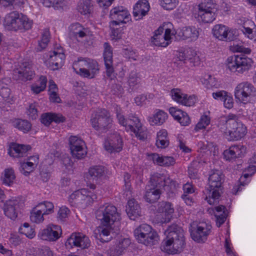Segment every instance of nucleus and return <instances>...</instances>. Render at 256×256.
I'll use <instances>...</instances> for the list:
<instances>
[{"mask_svg": "<svg viewBox=\"0 0 256 256\" xmlns=\"http://www.w3.org/2000/svg\"><path fill=\"white\" fill-rule=\"evenodd\" d=\"M218 127L229 142L239 140L247 132L246 126L239 120L238 116L233 114H230L225 120H220Z\"/></svg>", "mask_w": 256, "mask_h": 256, "instance_id": "1", "label": "nucleus"}, {"mask_svg": "<svg viewBox=\"0 0 256 256\" xmlns=\"http://www.w3.org/2000/svg\"><path fill=\"white\" fill-rule=\"evenodd\" d=\"M166 236L162 243L161 250L168 254L180 252L185 244L183 230L176 224L169 226L165 231Z\"/></svg>", "mask_w": 256, "mask_h": 256, "instance_id": "2", "label": "nucleus"}, {"mask_svg": "<svg viewBox=\"0 0 256 256\" xmlns=\"http://www.w3.org/2000/svg\"><path fill=\"white\" fill-rule=\"evenodd\" d=\"M224 178V176L220 170L210 171L208 184L203 191V198L208 204L214 205L218 203Z\"/></svg>", "mask_w": 256, "mask_h": 256, "instance_id": "3", "label": "nucleus"}, {"mask_svg": "<svg viewBox=\"0 0 256 256\" xmlns=\"http://www.w3.org/2000/svg\"><path fill=\"white\" fill-rule=\"evenodd\" d=\"M32 21L26 16L17 12L8 14L4 18V25L9 30L24 31L32 28Z\"/></svg>", "mask_w": 256, "mask_h": 256, "instance_id": "4", "label": "nucleus"}, {"mask_svg": "<svg viewBox=\"0 0 256 256\" xmlns=\"http://www.w3.org/2000/svg\"><path fill=\"white\" fill-rule=\"evenodd\" d=\"M73 69L82 77L92 78L99 72L100 67L96 60L80 58L74 62Z\"/></svg>", "mask_w": 256, "mask_h": 256, "instance_id": "5", "label": "nucleus"}, {"mask_svg": "<svg viewBox=\"0 0 256 256\" xmlns=\"http://www.w3.org/2000/svg\"><path fill=\"white\" fill-rule=\"evenodd\" d=\"M134 234L138 242L146 246H152L158 242V234L148 224H144L139 226L134 230Z\"/></svg>", "mask_w": 256, "mask_h": 256, "instance_id": "6", "label": "nucleus"}, {"mask_svg": "<svg viewBox=\"0 0 256 256\" xmlns=\"http://www.w3.org/2000/svg\"><path fill=\"white\" fill-rule=\"evenodd\" d=\"M112 122L110 112L106 109L98 110L92 114L90 118L92 128L102 132H106L111 128Z\"/></svg>", "mask_w": 256, "mask_h": 256, "instance_id": "7", "label": "nucleus"}, {"mask_svg": "<svg viewBox=\"0 0 256 256\" xmlns=\"http://www.w3.org/2000/svg\"><path fill=\"white\" fill-rule=\"evenodd\" d=\"M96 216L101 224L104 226L113 225L120 218L116 207L108 204L101 206L96 211Z\"/></svg>", "mask_w": 256, "mask_h": 256, "instance_id": "8", "label": "nucleus"}, {"mask_svg": "<svg viewBox=\"0 0 256 256\" xmlns=\"http://www.w3.org/2000/svg\"><path fill=\"white\" fill-rule=\"evenodd\" d=\"M227 66L232 72L242 74L252 67L253 61L252 58L244 55H234L227 59Z\"/></svg>", "mask_w": 256, "mask_h": 256, "instance_id": "9", "label": "nucleus"}, {"mask_svg": "<svg viewBox=\"0 0 256 256\" xmlns=\"http://www.w3.org/2000/svg\"><path fill=\"white\" fill-rule=\"evenodd\" d=\"M54 204L48 201L39 203L34 207L30 212V219L31 222L40 224L44 220V216L52 214L54 212Z\"/></svg>", "mask_w": 256, "mask_h": 256, "instance_id": "10", "label": "nucleus"}, {"mask_svg": "<svg viewBox=\"0 0 256 256\" xmlns=\"http://www.w3.org/2000/svg\"><path fill=\"white\" fill-rule=\"evenodd\" d=\"M212 229V226L206 223L196 224L193 222L190 224V232L193 240L199 243L204 242L208 238Z\"/></svg>", "mask_w": 256, "mask_h": 256, "instance_id": "11", "label": "nucleus"}, {"mask_svg": "<svg viewBox=\"0 0 256 256\" xmlns=\"http://www.w3.org/2000/svg\"><path fill=\"white\" fill-rule=\"evenodd\" d=\"M125 128L132 132L136 136L141 140L147 138L146 128L142 125L138 118L134 116H129Z\"/></svg>", "mask_w": 256, "mask_h": 256, "instance_id": "12", "label": "nucleus"}, {"mask_svg": "<svg viewBox=\"0 0 256 256\" xmlns=\"http://www.w3.org/2000/svg\"><path fill=\"white\" fill-rule=\"evenodd\" d=\"M256 95V88L248 82L240 83L235 88V98L242 102H247L249 98Z\"/></svg>", "mask_w": 256, "mask_h": 256, "instance_id": "13", "label": "nucleus"}, {"mask_svg": "<svg viewBox=\"0 0 256 256\" xmlns=\"http://www.w3.org/2000/svg\"><path fill=\"white\" fill-rule=\"evenodd\" d=\"M68 248L79 247L82 249L87 248L90 246V240L87 236L80 232L72 233L66 242Z\"/></svg>", "mask_w": 256, "mask_h": 256, "instance_id": "14", "label": "nucleus"}, {"mask_svg": "<svg viewBox=\"0 0 256 256\" xmlns=\"http://www.w3.org/2000/svg\"><path fill=\"white\" fill-rule=\"evenodd\" d=\"M164 30V28L160 26L155 31L152 42L156 46L166 47L171 42V36L173 33L171 32L170 28H167L165 30L164 34H162Z\"/></svg>", "mask_w": 256, "mask_h": 256, "instance_id": "15", "label": "nucleus"}, {"mask_svg": "<svg viewBox=\"0 0 256 256\" xmlns=\"http://www.w3.org/2000/svg\"><path fill=\"white\" fill-rule=\"evenodd\" d=\"M178 60L184 64H189L192 66H198L200 64V58L196 52L192 48L184 50H180L176 54Z\"/></svg>", "mask_w": 256, "mask_h": 256, "instance_id": "16", "label": "nucleus"}, {"mask_svg": "<svg viewBox=\"0 0 256 256\" xmlns=\"http://www.w3.org/2000/svg\"><path fill=\"white\" fill-rule=\"evenodd\" d=\"M150 182L152 186L156 188L164 187L165 186H173L174 188L178 187V183L172 180L170 176L164 174L155 173L150 178Z\"/></svg>", "mask_w": 256, "mask_h": 256, "instance_id": "17", "label": "nucleus"}, {"mask_svg": "<svg viewBox=\"0 0 256 256\" xmlns=\"http://www.w3.org/2000/svg\"><path fill=\"white\" fill-rule=\"evenodd\" d=\"M62 234V229L58 225L50 224L46 228L40 230L38 236L42 240L54 242L58 239Z\"/></svg>", "mask_w": 256, "mask_h": 256, "instance_id": "18", "label": "nucleus"}, {"mask_svg": "<svg viewBox=\"0 0 256 256\" xmlns=\"http://www.w3.org/2000/svg\"><path fill=\"white\" fill-rule=\"evenodd\" d=\"M49 58L47 62L48 67L52 70H56L62 68L64 65L65 55L63 50L60 48L50 52L48 54Z\"/></svg>", "mask_w": 256, "mask_h": 256, "instance_id": "19", "label": "nucleus"}, {"mask_svg": "<svg viewBox=\"0 0 256 256\" xmlns=\"http://www.w3.org/2000/svg\"><path fill=\"white\" fill-rule=\"evenodd\" d=\"M104 46L103 56L106 69V74L110 80H114L116 78V74L113 68L112 50L110 45L107 42L104 44Z\"/></svg>", "mask_w": 256, "mask_h": 256, "instance_id": "20", "label": "nucleus"}, {"mask_svg": "<svg viewBox=\"0 0 256 256\" xmlns=\"http://www.w3.org/2000/svg\"><path fill=\"white\" fill-rule=\"evenodd\" d=\"M105 150L109 152H119L122 148V140L120 135L114 133L110 135L104 142Z\"/></svg>", "mask_w": 256, "mask_h": 256, "instance_id": "21", "label": "nucleus"}, {"mask_svg": "<svg viewBox=\"0 0 256 256\" xmlns=\"http://www.w3.org/2000/svg\"><path fill=\"white\" fill-rule=\"evenodd\" d=\"M170 96L172 99L178 103L182 105L190 106L196 102V96L194 95L188 96L182 92L179 88H173L170 91Z\"/></svg>", "mask_w": 256, "mask_h": 256, "instance_id": "22", "label": "nucleus"}, {"mask_svg": "<svg viewBox=\"0 0 256 256\" xmlns=\"http://www.w3.org/2000/svg\"><path fill=\"white\" fill-rule=\"evenodd\" d=\"M199 34L198 30L192 26L182 27L178 28L176 32V38H178L180 40H188L190 42L196 40Z\"/></svg>", "mask_w": 256, "mask_h": 256, "instance_id": "23", "label": "nucleus"}, {"mask_svg": "<svg viewBox=\"0 0 256 256\" xmlns=\"http://www.w3.org/2000/svg\"><path fill=\"white\" fill-rule=\"evenodd\" d=\"M13 78L16 80H28L32 79L34 72L30 66L26 62L22 63L18 68L13 70Z\"/></svg>", "mask_w": 256, "mask_h": 256, "instance_id": "24", "label": "nucleus"}, {"mask_svg": "<svg viewBox=\"0 0 256 256\" xmlns=\"http://www.w3.org/2000/svg\"><path fill=\"white\" fill-rule=\"evenodd\" d=\"M214 36L220 40L232 41L234 39L232 32L227 26L222 24H216L212 28Z\"/></svg>", "mask_w": 256, "mask_h": 256, "instance_id": "25", "label": "nucleus"}, {"mask_svg": "<svg viewBox=\"0 0 256 256\" xmlns=\"http://www.w3.org/2000/svg\"><path fill=\"white\" fill-rule=\"evenodd\" d=\"M130 14L122 6L115 7L110 12V16L112 20L111 24L118 25L120 23H126L125 19H128Z\"/></svg>", "mask_w": 256, "mask_h": 256, "instance_id": "26", "label": "nucleus"}, {"mask_svg": "<svg viewBox=\"0 0 256 256\" xmlns=\"http://www.w3.org/2000/svg\"><path fill=\"white\" fill-rule=\"evenodd\" d=\"M20 205V200H19L10 199L6 200L4 206L5 215L11 220H15L18 216Z\"/></svg>", "mask_w": 256, "mask_h": 256, "instance_id": "27", "label": "nucleus"}, {"mask_svg": "<svg viewBox=\"0 0 256 256\" xmlns=\"http://www.w3.org/2000/svg\"><path fill=\"white\" fill-rule=\"evenodd\" d=\"M150 10V5L147 0H140L134 7L133 14L136 20L145 16Z\"/></svg>", "mask_w": 256, "mask_h": 256, "instance_id": "28", "label": "nucleus"}, {"mask_svg": "<svg viewBox=\"0 0 256 256\" xmlns=\"http://www.w3.org/2000/svg\"><path fill=\"white\" fill-rule=\"evenodd\" d=\"M149 159L152 160L154 164L162 166H170L175 164V160L172 156H163L156 153L148 155Z\"/></svg>", "mask_w": 256, "mask_h": 256, "instance_id": "29", "label": "nucleus"}, {"mask_svg": "<svg viewBox=\"0 0 256 256\" xmlns=\"http://www.w3.org/2000/svg\"><path fill=\"white\" fill-rule=\"evenodd\" d=\"M126 210L130 218L132 220H135L141 216L142 210L140 204L134 198L128 201Z\"/></svg>", "mask_w": 256, "mask_h": 256, "instance_id": "30", "label": "nucleus"}, {"mask_svg": "<svg viewBox=\"0 0 256 256\" xmlns=\"http://www.w3.org/2000/svg\"><path fill=\"white\" fill-rule=\"evenodd\" d=\"M170 113L181 125L188 126L190 124V118L186 112L174 107L170 108Z\"/></svg>", "mask_w": 256, "mask_h": 256, "instance_id": "31", "label": "nucleus"}, {"mask_svg": "<svg viewBox=\"0 0 256 256\" xmlns=\"http://www.w3.org/2000/svg\"><path fill=\"white\" fill-rule=\"evenodd\" d=\"M158 212L162 213V216H165V218L162 222H168L170 221L172 218V214L174 212V208L171 203L162 202L158 204Z\"/></svg>", "mask_w": 256, "mask_h": 256, "instance_id": "32", "label": "nucleus"}, {"mask_svg": "<svg viewBox=\"0 0 256 256\" xmlns=\"http://www.w3.org/2000/svg\"><path fill=\"white\" fill-rule=\"evenodd\" d=\"M30 148L31 147L29 145L26 146L14 143L10 146L9 154L13 157H22Z\"/></svg>", "mask_w": 256, "mask_h": 256, "instance_id": "33", "label": "nucleus"}, {"mask_svg": "<svg viewBox=\"0 0 256 256\" xmlns=\"http://www.w3.org/2000/svg\"><path fill=\"white\" fill-rule=\"evenodd\" d=\"M105 168L102 166H96L90 168L88 170L89 179L93 182H98L105 175Z\"/></svg>", "mask_w": 256, "mask_h": 256, "instance_id": "34", "label": "nucleus"}, {"mask_svg": "<svg viewBox=\"0 0 256 256\" xmlns=\"http://www.w3.org/2000/svg\"><path fill=\"white\" fill-rule=\"evenodd\" d=\"M112 226H104L101 224L98 228V233L96 232V237L102 242H108L111 240L110 236L112 230Z\"/></svg>", "mask_w": 256, "mask_h": 256, "instance_id": "35", "label": "nucleus"}, {"mask_svg": "<svg viewBox=\"0 0 256 256\" xmlns=\"http://www.w3.org/2000/svg\"><path fill=\"white\" fill-rule=\"evenodd\" d=\"M160 194L161 192L158 188L148 186L146 188L144 198L147 202L154 203L160 198Z\"/></svg>", "mask_w": 256, "mask_h": 256, "instance_id": "36", "label": "nucleus"}, {"mask_svg": "<svg viewBox=\"0 0 256 256\" xmlns=\"http://www.w3.org/2000/svg\"><path fill=\"white\" fill-rule=\"evenodd\" d=\"M214 216L216 218V224L218 227H220L226 221L227 214L226 211V207L222 205L216 206L214 208Z\"/></svg>", "mask_w": 256, "mask_h": 256, "instance_id": "37", "label": "nucleus"}, {"mask_svg": "<svg viewBox=\"0 0 256 256\" xmlns=\"http://www.w3.org/2000/svg\"><path fill=\"white\" fill-rule=\"evenodd\" d=\"M168 118L167 114L163 110H158L152 116L149 118L148 121L151 125H160Z\"/></svg>", "mask_w": 256, "mask_h": 256, "instance_id": "38", "label": "nucleus"}, {"mask_svg": "<svg viewBox=\"0 0 256 256\" xmlns=\"http://www.w3.org/2000/svg\"><path fill=\"white\" fill-rule=\"evenodd\" d=\"M74 36L78 42H81L85 46L90 45L92 44L88 30L86 28H84V30H80Z\"/></svg>", "mask_w": 256, "mask_h": 256, "instance_id": "39", "label": "nucleus"}, {"mask_svg": "<svg viewBox=\"0 0 256 256\" xmlns=\"http://www.w3.org/2000/svg\"><path fill=\"white\" fill-rule=\"evenodd\" d=\"M92 10V4L90 0H80L78 3V10L82 14H90Z\"/></svg>", "mask_w": 256, "mask_h": 256, "instance_id": "40", "label": "nucleus"}, {"mask_svg": "<svg viewBox=\"0 0 256 256\" xmlns=\"http://www.w3.org/2000/svg\"><path fill=\"white\" fill-rule=\"evenodd\" d=\"M13 126L23 132L24 133L29 132L32 128L31 124L27 120L16 119L12 122Z\"/></svg>", "mask_w": 256, "mask_h": 256, "instance_id": "41", "label": "nucleus"}, {"mask_svg": "<svg viewBox=\"0 0 256 256\" xmlns=\"http://www.w3.org/2000/svg\"><path fill=\"white\" fill-rule=\"evenodd\" d=\"M47 78L45 76H42L39 78V80L31 86V90L36 94H38L41 92L44 91L46 86Z\"/></svg>", "mask_w": 256, "mask_h": 256, "instance_id": "42", "label": "nucleus"}, {"mask_svg": "<svg viewBox=\"0 0 256 256\" xmlns=\"http://www.w3.org/2000/svg\"><path fill=\"white\" fill-rule=\"evenodd\" d=\"M198 14L205 23L211 22L215 19V10H198Z\"/></svg>", "mask_w": 256, "mask_h": 256, "instance_id": "43", "label": "nucleus"}, {"mask_svg": "<svg viewBox=\"0 0 256 256\" xmlns=\"http://www.w3.org/2000/svg\"><path fill=\"white\" fill-rule=\"evenodd\" d=\"M50 33L49 30L44 29L42 34V38L38 42V44L37 47V50L40 51L45 48L50 41Z\"/></svg>", "mask_w": 256, "mask_h": 256, "instance_id": "44", "label": "nucleus"}, {"mask_svg": "<svg viewBox=\"0 0 256 256\" xmlns=\"http://www.w3.org/2000/svg\"><path fill=\"white\" fill-rule=\"evenodd\" d=\"M16 178L14 170L12 168H8L4 170V176L2 178V183L10 186L13 183Z\"/></svg>", "mask_w": 256, "mask_h": 256, "instance_id": "45", "label": "nucleus"}, {"mask_svg": "<svg viewBox=\"0 0 256 256\" xmlns=\"http://www.w3.org/2000/svg\"><path fill=\"white\" fill-rule=\"evenodd\" d=\"M216 4L214 0H201L198 4V10H215Z\"/></svg>", "mask_w": 256, "mask_h": 256, "instance_id": "46", "label": "nucleus"}, {"mask_svg": "<svg viewBox=\"0 0 256 256\" xmlns=\"http://www.w3.org/2000/svg\"><path fill=\"white\" fill-rule=\"evenodd\" d=\"M70 150H72L74 153L76 148H82L85 146V143L81 138L76 136H72L69 138Z\"/></svg>", "mask_w": 256, "mask_h": 256, "instance_id": "47", "label": "nucleus"}, {"mask_svg": "<svg viewBox=\"0 0 256 256\" xmlns=\"http://www.w3.org/2000/svg\"><path fill=\"white\" fill-rule=\"evenodd\" d=\"M210 118L209 116L206 114L202 115L201 116L200 121L196 126L194 130L196 131H198L199 130L205 128L206 126L210 124Z\"/></svg>", "mask_w": 256, "mask_h": 256, "instance_id": "48", "label": "nucleus"}, {"mask_svg": "<svg viewBox=\"0 0 256 256\" xmlns=\"http://www.w3.org/2000/svg\"><path fill=\"white\" fill-rule=\"evenodd\" d=\"M140 82V78L138 74L134 70H132L130 74L128 83L130 87L134 88Z\"/></svg>", "mask_w": 256, "mask_h": 256, "instance_id": "49", "label": "nucleus"}, {"mask_svg": "<svg viewBox=\"0 0 256 256\" xmlns=\"http://www.w3.org/2000/svg\"><path fill=\"white\" fill-rule=\"evenodd\" d=\"M34 168L32 162H24L21 164L20 168V172L25 176H28Z\"/></svg>", "mask_w": 256, "mask_h": 256, "instance_id": "50", "label": "nucleus"}, {"mask_svg": "<svg viewBox=\"0 0 256 256\" xmlns=\"http://www.w3.org/2000/svg\"><path fill=\"white\" fill-rule=\"evenodd\" d=\"M202 83L206 86L208 88H217L218 86V84L216 80L214 78L212 77L210 75H206L204 80L202 81Z\"/></svg>", "mask_w": 256, "mask_h": 256, "instance_id": "51", "label": "nucleus"}, {"mask_svg": "<svg viewBox=\"0 0 256 256\" xmlns=\"http://www.w3.org/2000/svg\"><path fill=\"white\" fill-rule=\"evenodd\" d=\"M178 4V0H162V6L166 10H172L176 8Z\"/></svg>", "mask_w": 256, "mask_h": 256, "instance_id": "52", "label": "nucleus"}, {"mask_svg": "<svg viewBox=\"0 0 256 256\" xmlns=\"http://www.w3.org/2000/svg\"><path fill=\"white\" fill-rule=\"evenodd\" d=\"M43 4L46 7L54 6V8H62L64 6V0H44Z\"/></svg>", "mask_w": 256, "mask_h": 256, "instance_id": "53", "label": "nucleus"}, {"mask_svg": "<svg viewBox=\"0 0 256 256\" xmlns=\"http://www.w3.org/2000/svg\"><path fill=\"white\" fill-rule=\"evenodd\" d=\"M232 148L234 150L237 158L244 156L246 154V148L244 145L234 144L232 146Z\"/></svg>", "mask_w": 256, "mask_h": 256, "instance_id": "54", "label": "nucleus"}, {"mask_svg": "<svg viewBox=\"0 0 256 256\" xmlns=\"http://www.w3.org/2000/svg\"><path fill=\"white\" fill-rule=\"evenodd\" d=\"M85 147L84 146H82V148H75L76 152L74 153L72 150H70L72 156L77 159L84 158L86 154Z\"/></svg>", "mask_w": 256, "mask_h": 256, "instance_id": "55", "label": "nucleus"}, {"mask_svg": "<svg viewBox=\"0 0 256 256\" xmlns=\"http://www.w3.org/2000/svg\"><path fill=\"white\" fill-rule=\"evenodd\" d=\"M115 111L118 123L120 125L126 127V122H128V119L125 118L124 116L122 114L121 108L118 106H116L115 108Z\"/></svg>", "mask_w": 256, "mask_h": 256, "instance_id": "56", "label": "nucleus"}, {"mask_svg": "<svg viewBox=\"0 0 256 256\" xmlns=\"http://www.w3.org/2000/svg\"><path fill=\"white\" fill-rule=\"evenodd\" d=\"M224 156L226 160L231 161L235 160L237 157L235 154L234 150L232 148V146L228 150H224Z\"/></svg>", "mask_w": 256, "mask_h": 256, "instance_id": "57", "label": "nucleus"}, {"mask_svg": "<svg viewBox=\"0 0 256 256\" xmlns=\"http://www.w3.org/2000/svg\"><path fill=\"white\" fill-rule=\"evenodd\" d=\"M84 203L85 206H88L92 202L95 200L97 198L96 194L89 192L87 190L86 194L84 195Z\"/></svg>", "mask_w": 256, "mask_h": 256, "instance_id": "58", "label": "nucleus"}, {"mask_svg": "<svg viewBox=\"0 0 256 256\" xmlns=\"http://www.w3.org/2000/svg\"><path fill=\"white\" fill-rule=\"evenodd\" d=\"M28 115L32 120H35L38 118V110L35 104H32L29 106L27 110Z\"/></svg>", "mask_w": 256, "mask_h": 256, "instance_id": "59", "label": "nucleus"}, {"mask_svg": "<svg viewBox=\"0 0 256 256\" xmlns=\"http://www.w3.org/2000/svg\"><path fill=\"white\" fill-rule=\"evenodd\" d=\"M40 254L42 256H57L56 254L49 247L42 246L39 250Z\"/></svg>", "mask_w": 256, "mask_h": 256, "instance_id": "60", "label": "nucleus"}, {"mask_svg": "<svg viewBox=\"0 0 256 256\" xmlns=\"http://www.w3.org/2000/svg\"><path fill=\"white\" fill-rule=\"evenodd\" d=\"M256 171V167L254 164H249L248 166L245 170L243 172V176L246 178L249 176H252Z\"/></svg>", "mask_w": 256, "mask_h": 256, "instance_id": "61", "label": "nucleus"}, {"mask_svg": "<svg viewBox=\"0 0 256 256\" xmlns=\"http://www.w3.org/2000/svg\"><path fill=\"white\" fill-rule=\"evenodd\" d=\"M70 213V210L66 207H61L58 214V218L61 220H64L68 217Z\"/></svg>", "mask_w": 256, "mask_h": 256, "instance_id": "62", "label": "nucleus"}, {"mask_svg": "<svg viewBox=\"0 0 256 256\" xmlns=\"http://www.w3.org/2000/svg\"><path fill=\"white\" fill-rule=\"evenodd\" d=\"M233 50L236 52H242L246 54H249L251 52V50L248 48H245L242 45L234 44Z\"/></svg>", "mask_w": 256, "mask_h": 256, "instance_id": "63", "label": "nucleus"}, {"mask_svg": "<svg viewBox=\"0 0 256 256\" xmlns=\"http://www.w3.org/2000/svg\"><path fill=\"white\" fill-rule=\"evenodd\" d=\"M131 242L129 238H123L119 241L117 246L124 252L130 245Z\"/></svg>", "mask_w": 256, "mask_h": 256, "instance_id": "64", "label": "nucleus"}]
</instances>
